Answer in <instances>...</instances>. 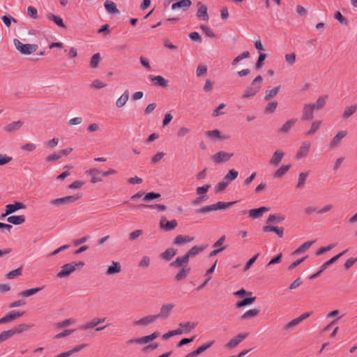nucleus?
I'll return each instance as SVG.
<instances>
[{
  "instance_id": "obj_13",
  "label": "nucleus",
  "mask_w": 357,
  "mask_h": 357,
  "mask_svg": "<svg viewBox=\"0 0 357 357\" xmlns=\"http://www.w3.org/2000/svg\"><path fill=\"white\" fill-rule=\"evenodd\" d=\"M205 135L207 138L213 142L225 140L229 138L227 136L222 135L221 132L217 129L206 131Z\"/></svg>"
},
{
  "instance_id": "obj_38",
  "label": "nucleus",
  "mask_w": 357,
  "mask_h": 357,
  "mask_svg": "<svg viewBox=\"0 0 357 357\" xmlns=\"http://www.w3.org/2000/svg\"><path fill=\"white\" fill-rule=\"evenodd\" d=\"M284 215H282L280 214H271L269 215L266 223H279L282 222L284 220Z\"/></svg>"
},
{
  "instance_id": "obj_37",
  "label": "nucleus",
  "mask_w": 357,
  "mask_h": 357,
  "mask_svg": "<svg viewBox=\"0 0 357 357\" xmlns=\"http://www.w3.org/2000/svg\"><path fill=\"white\" fill-rule=\"evenodd\" d=\"M196 324L190 321L187 322H181L178 324V326H180L183 329V333H189L191 331H192L196 327Z\"/></svg>"
},
{
  "instance_id": "obj_24",
  "label": "nucleus",
  "mask_w": 357,
  "mask_h": 357,
  "mask_svg": "<svg viewBox=\"0 0 357 357\" xmlns=\"http://www.w3.org/2000/svg\"><path fill=\"white\" fill-rule=\"evenodd\" d=\"M104 8L109 14H119L116 3L114 1L107 0L104 3Z\"/></svg>"
},
{
  "instance_id": "obj_33",
  "label": "nucleus",
  "mask_w": 357,
  "mask_h": 357,
  "mask_svg": "<svg viewBox=\"0 0 357 357\" xmlns=\"http://www.w3.org/2000/svg\"><path fill=\"white\" fill-rule=\"evenodd\" d=\"M290 167V165H282L275 172V173L273 174V177L275 178H282L289 171Z\"/></svg>"
},
{
  "instance_id": "obj_46",
  "label": "nucleus",
  "mask_w": 357,
  "mask_h": 357,
  "mask_svg": "<svg viewBox=\"0 0 357 357\" xmlns=\"http://www.w3.org/2000/svg\"><path fill=\"white\" fill-rule=\"evenodd\" d=\"M151 79L152 81L155 82L158 86H165L167 84V81L162 76H151Z\"/></svg>"
},
{
  "instance_id": "obj_41",
  "label": "nucleus",
  "mask_w": 357,
  "mask_h": 357,
  "mask_svg": "<svg viewBox=\"0 0 357 357\" xmlns=\"http://www.w3.org/2000/svg\"><path fill=\"white\" fill-rule=\"evenodd\" d=\"M260 310L259 309H251L248 311H246L242 316V319H250L251 318H253L256 316H257L259 313Z\"/></svg>"
},
{
  "instance_id": "obj_28",
  "label": "nucleus",
  "mask_w": 357,
  "mask_h": 357,
  "mask_svg": "<svg viewBox=\"0 0 357 357\" xmlns=\"http://www.w3.org/2000/svg\"><path fill=\"white\" fill-rule=\"evenodd\" d=\"M357 111V104L347 106L344 108V112L342 114V118L344 119H347L351 117L354 114H355Z\"/></svg>"
},
{
  "instance_id": "obj_11",
  "label": "nucleus",
  "mask_w": 357,
  "mask_h": 357,
  "mask_svg": "<svg viewBox=\"0 0 357 357\" xmlns=\"http://www.w3.org/2000/svg\"><path fill=\"white\" fill-rule=\"evenodd\" d=\"M284 156V152L281 149H277L273 153L269 160V165L273 167H277Z\"/></svg>"
},
{
  "instance_id": "obj_18",
  "label": "nucleus",
  "mask_w": 357,
  "mask_h": 357,
  "mask_svg": "<svg viewBox=\"0 0 357 357\" xmlns=\"http://www.w3.org/2000/svg\"><path fill=\"white\" fill-rule=\"evenodd\" d=\"M189 262V258L186 254L181 257H178L176 259L170 264V266L174 268H182L187 266Z\"/></svg>"
},
{
  "instance_id": "obj_31",
  "label": "nucleus",
  "mask_w": 357,
  "mask_h": 357,
  "mask_svg": "<svg viewBox=\"0 0 357 357\" xmlns=\"http://www.w3.org/2000/svg\"><path fill=\"white\" fill-rule=\"evenodd\" d=\"M46 17L49 20L54 22L57 26L62 28L66 27L63 20L59 16L55 15L52 13H49L47 14Z\"/></svg>"
},
{
  "instance_id": "obj_7",
  "label": "nucleus",
  "mask_w": 357,
  "mask_h": 357,
  "mask_svg": "<svg viewBox=\"0 0 357 357\" xmlns=\"http://www.w3.org/2000/svg\"><path fill=\"white\" fill-rule=\"evenodd\" d=\"M311 146H312V144L310 142L304 141V142H301L300 146L298 147V149L296 153V155H295L296 159L301 160V159L305 158L307 156V155L310 151Z\"/></svg>"
},
{
  "instance_id": "obj_30",
  "label": "nucleus",
  "mask_w": 357,
  "mask_h": 357,
  "mask_svg": "<svg viewBox=\"0 0 357 357\" xmlns=\"http://www.w3.org/2000/svg\"><path fill=\"white\" fill-rule=\"evenodd\" d=\"M315 241H306L293 252V255H298L308 250Z\"/></svg>"
},
{
  "instance_id": "obj_40",
  "label": "nucleus",
  "mask_w": 357,
  "mask_h": 357,
  "mask_svg": "<svg viewBox=\"0 0 357 357\" xmlns=\"http://www.w3.org/2000/svg\"><path fill=\"white\" fill-rule=\"evenodd\" d=\"M151 264V258L149 256H142L138 263V267L141 269H146Z\"/></svg>"
},
{
  "instance_id": "obj_63",
  "label": "nucleus",
  "mask_w": 357,
  "mask_h": 357,
  "mask_svg": "<svg viewBox=\"0 0 357 357\" xmlns=\"http://www.w3.org/2000/svg\"><path fill=\"white\" fill-rule=\"evenodd\" d=\"M333 206L332 204H326L324 205L323 207H321V208H319L317 211V214L318 215H322V214H324V213H327L328 212H330L332 209H333Z\"/></svg>"
},
{
  "instance_id": "obj_43",
  "label": "nucleus",
  "mask_w": 357,
  "mask_h": 357,
  "mask_svg": "<svg viewBox=\"0 0 357 357\" xmlns=\"http://www.w3.org/2000/svg\"><path fill=\"white\" fill-rule=\"evenodd\" d=\"M83 196V193L80 191H77L75 193H73L72 191L68 190V204L73 203L79 199H81Z\"/></svg>"
},
{
  "instance_id": "obj_45",
  "label": "nucleus",
  "mask_w": 357,
  "mask_h": 357,
  "mask_svg": "<svg viewBox=\"0 0 357 357\" xmlns=\"http://www.w3.org/2000/svg\"><path fill=\"white\" fill-rule=\"evenodd\" d=\"M65 154H66V151L63 150V151H59V153L49 155L48 156L46 157L45 160L47 162L57 160L60 158H61L63 155H64Z\"/></svg>"
},
{
  "instance_id": "obj_6",
  "label": "nucleus",
  "mask_w": 357,
  "mask_h": 357,
  "mask_svg": "<svg viewBox=\"0 0 357 357\" xmlns=\"http://www.w3.org/2000/svg\"><path fill=\"white\" fill-rule=\"evenodd\" d=\"M175 306L176 305L173 303H169L162 305L160 308L158 314H155L157 319H167V318H169Z\"/></svg>"
},
{
  "instance_id": "obj_15",
  "label": "nucleus",
  "mask_w": 357,
  "mask_h": 357,
  "mask_svg": "<svg viewBox=\"0 0 357 357\" xmlns=\"http://www.w3.org/2000/svg\"><path fill=\"white\" fill-rule=\"evenodd\" d=\"M314 109V106H313L312 104H305L302 112V119L307 121L312 119Z\"/></svg>"
},
{
  "instance_id": "obj_58",
  "label": "nucleus",
  "mask_w": 357,
  "mask_h": 357,
  "mask_svg": "<svg viewBox=\"0 0 357 357\" xmlns=\"http://www.w3.org/2000/svg\"><path fill=\"white\" fill-rule=\"evenodd\" d=\"M334 17L341 24L347 25L348 20L344 17L340 11H337L335 13Z\"/></svg>"
},
{
  "instance_id": "obj_2",
  "label": "nucleus",
  "mask_w": 357,
  "mask_h": 357,
  "mask_svg": "<svg viewBox=\"0 0 357 357\" xmlns=\"http://www.w3.org/2000/svg\"><path fill=\"white\" fill-rule=\"evenodd\" d=\"M13 43L15 48L22 54L29 55L38 50V45L36 44H23L18 39H14Z\"/></svg>"
},
{
  "instance_id": "obj_27",
  "label": "nucleus",
  "mask_w": 357,
  "mask_h": 357,
  "mask_svg": "<svg viewBox=\"0 0 357 357\" xmlns=\"http://www.w3.org/2000/svg\"><path fill=\"white\" fill-rule=\"evenodd\" d=\"M190 271V268L188 266L182 267L175 275V279L177 281H181L187 278Z\"/></svg>"
},
{
  "instance_id": "obj_55",
  "label": "nucleus",
  "mask_w": 357,
  "mask_h": 357,
  "mask_svg": "<svg viewBox=\"0 0 357 357\" xmlns=\"http://www.w3.org/2000/svg\"><path fill=\"white\" fill-rule=\"evenodd\" d=\"M67 203V197L52 199L50 204L53 206H59Z\"/></svg>"
},
{
  "instance_id": "obj_52",
  "label": "nucleus",
  "mask_w": 357,
  "mask_h": 357,
  "mask_svg": "<svg viewBox=\"0 0 357 357\" xmlns=\"http://www.w3.org/2000/svg\"><path fill=\"white\" fill-rule=\"evenodd\" d=\"M256 300V297L246 298L236 303L237 307H242L243 306L252 303Z\"/></svg>"
},
{
  "instance_id": "obj_22",
  "label": "nucleus",
  "mask_w": 357,
  "mask_h": 357,
  "mask_svg": "<svg viewBox=\"0 0 357 357\" xmlns=\"http://www.w3.org/2000/svg\"><path fill=\"white\" fill-rule=\"evenodd\" d=\"M268 210L269 209L267 207L261 206L258 208L250 209L248 211V213L250 217H251L253 219H256L262 216L263 213L268 211Z\"/></svg>"
},
{
  "instance_id": "obj_19",
  "label": "nucleus",
  "mask_w": 357,
  "mask_h": 357,
  "mask_svg": "<svg viewBox=\"0 0 357 357\" xmlns=\"http://www.w3.org/2000/svg\"><path fill=\"white\" fill-rule=\"evenodd\" d=\"M121 271V265L119 262L112 261L111 264L107 267L106 275H114Z\"/></svg>"
},
{
  "instance_id": "obj_17",
  "label": "nucleus",
  "mask_w": 357,
  "mask_h": 357,
  "mask_svg": "<svg viewBox=\"0 0 357 357\" xmlns=\"http://www.w3.org/2000/svg\"><path fill=\"white\" fill-rule=\"evenodd\" d=\"M195 238L188 235H177L173 243L176 245H183L186 243L192 242Z\"/></svg>"
},
{
  "instance_id": "obj_25",
  "label": "nucleus",
  "mask_w": 357,
  "mask_h": 357,
  "mask_svg": "<svg viewBox=\"0 0 357 357\" xmlns=\"http://www.w3.org/2000/svg\"><path fill=\"white\" fill-rule=\"evenodd\" d=\"M6 209H7V214H11L20 209H24L26 208V206L22 202H15L12 204H8L6 206Z\"/></svg>"
},
{
  "instance_id": "obj_59",
  "label": "nucleus",
  "mask_w": 357,
  "mask_h": 357,
  "mask_svg": "<svg viewBox=\"0 0 357 357\" xmlns=\"http://www.w3.org/2000/svg\"><path fill=\"white\" fill-rule=\"evenodd\" d=\"M211 188V185L207 184L203 186L197 187L196 188V193L198 195L202 196L206 195V193L208 192V189Z\"/></svg>"
},
{
  "instance_id": "obj_34",
  "label": "nucleus",
  "mask_w": 357,
  "mask_h": 357,
  "mask_svg": "<svg viewBox=\"0 0 357 357\" xmlns=\"http://www.w3.org/2000/svg\"><path fill=\"white\" fill-rule=\"evenodd\" d=\"M42 289H43L42 287H36V288H32V289H26V290H24V291L20 292L17 294V296H19V297H29V296H31L33 294L39 292Z\"/></svg>"
},
{
  "instance_id": "obj_10",
  "label": "nucleus",
  "mask_w": 357,
  "mask_h": 357,
  "mask_svg": "<svg viewBox=\"0 0 357 357\" xmlns=\"http://www.w3.org/2000/svg\"><path fill=\"white\" fill-rule=\"evenodd\" d=\"M248 335V333H238L237 335L231 338L225 345V347L227 349H234L237 347L243 340H244Z\"/></svg>"
},
{
  "instance_id": "obj_57",
  "label": "nucleus",
  "mask_w": 357,
  "mask_h": 357,
  "mask_svg": "<svg viewBox=\"0 0 357 357\" xmlns=\"http://www.w3.org/2000/svg\"><path fill=\"white\" fill-rule=\"evenodd\" d=\"M159 335L158 332H154L151 335L142 337L144 344L154 340L159 336Z\"/></svg>"
},
{
  "instance_id": "obj_20",
  "label": "nucleus",
  "mask_w": 357,
  "mask_h": 357,
  "mask_svg": "<svg viewBox=\"0 0 357 357\" xmlns=\"http://www.w3.org/2000/svg\"><path fill=\"white\" fill-rule=\"evenodd\" d=\"M297 121L296 119H291L287 121L282 126L279 128L278 132L282 135H287L291 130L292 127Z\"/></svg>"
},
{
  "instance_id": "obj_21",
  "label": "nucleus",
  "mask_w": 357,
  "mask_h": 357,
  "mask_svg": "<svg viewBox=\"0 0 357 357\" xmlns=\"http://www.w3.org/2000/svg\"><path fill=\"white\" fill-rule=\"evenodd\" d=\"M214 343V341H211L206 344H204L202 346L199 347L196 350L188 354L185 357H195L197 355L202 354L207 349L211 347Z\"/></svg>"
},
{
  "instance_id": "obj_44",
  "label": "nucleus",
  "mask_w": 357,
  "mask_h": 357,
  "mask_svg": "<svg viewBox=\"0 0 357 357\" xmlns=\"http://www.w3.org/2000/svg\"><path fill=\"white\" fill-rule=\"evenodd\" d=\"M22 267H20L18 268H16L13 271H11L10 272H8L6 276L8 279L9 280H12V279H14L17 277H19L22 275Z\"/></svg>"
},
{
  "instance_id": "obj_48",
  "label": "nucleus",
  "mask_w": 357,
  "mask_h": 357,
  "mask_svg": "<svg viewBox=\"0 0 357 357\" xmlns=\"http://www.w3.org/2000/svg\"><path fill=\"white\" fill-rule=\"evenodd\" d=\"M84 266L83 261L72 262L68 264V275L76 270V268L81 269Z\"/></svg>"
},
{
  "instance_id": "obj_5",
  "label": "nucleus",
  "mask_w": 357,
  "mask_h": 357,
  "mask_svg": "<svg viewBox=\"0 0 357 357\" xmlns=\"http://www.w3.org/2000/svg\"><path fill=\"white\" fill-rule=\"evenodd\" d=\"M233 156V153L220 151L211 156V160L215 164H220L229 161Z\"/></svg>"
},
{
  "instance_id": "obj_29",
  "label": "nucleus",
  "mask_w": 357,
  "mask_h": 357,
  "mask_svg": "<svg viewBox=\"0 0 357 357\" xmlns=\"http://www.w3.org/2000/svg\"><path fill=\"white\" fill-rule=\"evenodd\" d=\"M129 98V91L126 90L116 100V106L118 108L123 107Z\"/></svg>"
},
{
  "instance_id": "obj_51",
  "label": "nucleus",
  "mask_w": 357,
  "mask_h": 357,
  "mask_svg": "<svg viewBox=\"0 0 357 357\" xmlns=\"http://www.w3.org/2000/svg\"><path fill=\"white\" fill-rule=\"evenodd\" d=\"M238 175V173L235 169H229L228 173L225 176V179L227 181H232L235 180Z\"/></svg>"
},
{
  "instance_id": "obj_53",
  "label": "nucleus",
  "mask_w": 357,
  "mask_h": 357,
  "mask_svg": "<svg viewBox=\"0 0 357 357\" xmlns=\"http://www.w3.org/2000/svg\"><path fill=\"white\" fill-rule=\"evenodd\" d=\"M85 183L82 181H75L70 185H68V190L73 191V190H79Z\"/></svg>"
},
{
  "instance_id": "obj_47",
  "label": "nucleus",
  "mask_w": 357,
  "mask_h": 357,
  "mask_svg": "<svg viewBox=\"0 0 357 357\" xmlns=\"http://www.w3.org/2000/svg\"><path fill=\"white\" fill-rule=\"evenodd\" d=\"M326 96H321L317 99V102L315 104H312V105L314 106L315 109L319 110L326 105Z\"/></svg>"
},
{
  "instance_id": "obj_62",
  "label": "nucleus",
  "mask_w": 357,
  "mask_h": 357,
  "mask_svg": "<svg viewBox=\"0 0 357 357\" xmlns=\"http://www.w3.org/2000/svg\"><path fill=\"white\" fill-rule=\"evenodd\" d=\"M13 160V158L6 155V154H0V166L5 165L8 164L11 160Z\"/></svg>"
},
{
  "instance_id": "obj_23",
  "label": "nucleus",
  "mask_w": 357,
  "mask_h": 357,
  "mask_svg": "<svg viewBox=\"0 0 357 357\" xmlns=\"http://www.w3.org/2000/svg\"><path fill=\"white\" fill-rule=\"evenodd\" d=\"M192 5L190 0H180L176 3L172 4V9L176 10L177 8H183L184 10H188Z\"/></svg>"
},
{
  "instance_id": "obj_26",
  "label": "nucleus",
  "mask_w": 357,
  "mask_h": 357,
  "mask_svg": "<svg viewBox=\"0 0 357 357\" xmlns=\"http://www.w3.org/2000/svg\"><path fill=\"white\" fill-rule=\"evenodd\" d=\"M206 248V245H195V246L192 247L185 254L190 259V257H195L196 255H199Z\"/></svg>"
},
{
  "instance_id": "obj_32",
  "label": "nucleus",
  "mask_w": 357,
  "mask_h": 357,
  "mask_svg": "<svg viewBox=\"0 0 357 357\" xmlns=\"http://www.w3.org/2000/svg\"><path fill=\"white\" fill-rule=\"evenodd\" d=\"M7 221L15 225H19L25 222V217L24 215H11L7 218Z\"/></svg>"
},
{
  "instance_id": "obj_9",
  "label": "nucleus",
  "mask_w": 357,
  "mask_h": 357,
  "mask_svg": "<svg viewBox=\"0 0 357 357\" xmlns=\"http://www.w3.org/2000/svg\"><path fill=\"white\" fill-rule=\"evenodd\" d=\"M24 125L21 120L10 122L3 127V131L8 134H13L19 131Z\"/></svg>"
},
{
  "instance_id": "obj_14",
  "label": "nucleus",
  "mask_w": 357,
  "mask_h": 357,
  "mask_svg": "<svg viewBox=\"0 0 357 357\" xmlns=\"http://www.w3.org/2000/svg\"><path fill=\"white\" fill-rule=\"evenodd\" d=\"M197 6L198 7L197 12V17L199 19H202L204 21L208 22L209 20V17L207 13V6L206 5L203 4L201 1H198L197 3Z\"/></svg>"
},
{
  "instance_id": "obj_49",
  "label": "nucleus",
  "mask_w": 357,
  "mask_h": 357,
  "mask_svg": "<svg viewBox=\"0 0 357 357\" xmlns=\"http://www.w3.org/2000/svg\"><path fill=\"white\" fill-rule=\"evenodd\" d=\"M279 89H280V86H278V87L271 89V90L266 91V95L264 96V99L266 100H270V99L274 98L278 93Z\"/></svg>"
},
{
  "instance_id": "obj_50",
  "label": "nucleus",
  "mask_w": 357,
  "mask_h": 357,
  "mask_svg": "<svg viewBox=\"0 0 357 357\" xmlns=\"http://www.w3.org/2000/svg\"><path fill=\"white\" fill-rule=\"evenodd\" d=\"M250 56V53L248 51H245L242 52L241 54L237 56L231 62L232 66H236L240 61L248 58Z\"/></svg>"
},
{
  "instance_id": "obj_35",
  "label": "nucleus",
  "mask_w": 357,
  "mask_h": 357,
  "mask_svg": "<svg viewBox=\"0 0 357 357\" xmlns=\"http://www.w3.org/2000/svg\"><path fill=\"white\" fill-rule=\"evenodd\" d=\"M347 250L339 253L338 255L334 256L331 259L326 261L324 262L321 266V269L324 271L326 268H327L329 266L335 263L341 256H342L344 253H346Z\"/></svg>"
},
{
  "instance_id": "obj_16",
  "label": "nucleus",
  "mask_w": 357,
  "mask_h": 357,
  "mask_svg": "<svg viewBox=\"0 0 357 357\" xmlns=\"http://www.w3.org/2000/svg\"><path fill=\"white\" fill-rule=\"evenodd\" d=\"M178 223L176 220L168 221L166 218L162 217L160 221V227L165 231H171L174 229Z\"/></svg>"
},
{
  "instance_id": "obj_36",
  "label": "nucleus",
  "mask_w": 357,
  "mask_h": 357,
  "mask_svg": "<svg viewBox=\"0 0 357 357\" xmlns=\"http://www.w3.org/2000/svg\"><path fill=\"white\" fill-rule=\"evenodd\" d=\"M309 176V172H301L298 175V183L296 184L297 188H303L305 185V183Z\"/></svg>"
},
{
  "instance_id": "obj_39",
  "label": "nucleus",
  "mask_w": 357,
  "mask_h": 357,
  "mask_svg": "<svg viewBox=\"0 0 357 357\" xmlns=\"http://www.w3.org/2000/svg\"><path fill=\"white\" fill-rule=\"evenodd\" d=\"M176 255V250L174 248H168L160 255V257L166 261H169Z\"/></svg>"
},
{
  "instance_id": "obj_56",
  "label": "nucleus",
  "mask_w": 357,
  "mask_h": 357,
  "mask_svg": "<svg viewBox=\"0 0 357 357\" xmlns=\"http://www.w3.org/2000/svg\"><path fill=\"white\" fill-rule=\"evenodd\" d=\"M159 197H160V195L159 193H156V192H151L146 193L144 196L143 200L144 202H149V201H151V200H153V199H158Z\"/></svg>"
},
{
  "instance_id": "obj_12",
  "label": "nucleus",
  "mask_w": 357,
  "mask_h": 357,
  "mask_svg": "<svg viewBox=\"0 0 357 357\" xmlns=\"http://www.w3.org/2000/svg\"><path fill=\"white\" fill-rule=\"evenodd\" d=\"M31 327H32V325H29L27 324H20L15 326L12 329L6 331H7V333L10 338L15 334H20V333H22L26 331Z\"/></svg>"
},
{
  "instance_id": "obj_8",
  "label": "nucleus",
  "mask_w": 357,
  "mask_h": 357,
  "mask_svg": "<svg viewBox=\"0 0 357 357\" xmlns=\"http://www.w3.org/2000/svg\"><path fill=\"white\" fill-rule=\"evenodd\" d=\"M157 319L155 314H149L134 321L132 325L135 327H146L153 324Z\"/></svg>"
},
{
  "instance_id": "obj_4",
  "label": "nucleus",
  "mask_w": 357,
  "mask_h": 357,
  "mask_svg": "<svg viewBox=\"0 0 357 357\" xmlns=\"http://www.w3.org/2000/svg\"><path fill=\"white\" fill-rule=\"evenodd\" d=\"M348 132L346 130H340L337 132L334 137L331 139L328 147L331 149H335L339 147L342 140L347 137Z\"/></svg>"
},
{
  "instance_id": "obj_1",
  "label": "nucleus",
  "mask_w": 357,
  "mask_h": 357,
  "mask_svg": "<svg viewBox=\"0 0 357 357\" xmlns=\"http://www.w3.org/2000/svg\"><path fill=\"white\" fill-rule=\"evenodd\" d=\"M263 78L261 76H257L252 82L251 85L246 88L241 98L243 99H248L254 97L260 90L261 87V82Z\"/></svg>"
},
{
  "instance_id": "obj_3",
  "label": "nucleus",
  "mask_w": 357,
  "mask_h": 357,
  "mask_svg": "<svg viewBox=\"0 0 357 357\" xmlns=\"http://www.w3.org/2000/svg\"><path fill=\"white\" fill-rule=\"evenodd\" d=\"M234 204V202H218L216 204H211L209 206H204V207L197 210V213H209L213 211L225 210Z\"/></svg>"
},
{
  "instance_id": "obj_42",
  "label": "nucleus",
  "mask_w": 357,
  "mask_h": 357,
  "mask_svg": "<svg viewBox=\"0 0 357 357\" xmlns=\"http://www.w3.org/2000/svg\"><path fill=\"white\" fill-rule=\"evenodd\" d=\"M321 121L317 120L312 123L311 128L307 132V136H311L314 135L321 127Z\"/></svg>"
},
{
  "instance_id": "obj_60",
  "label": "nucleus",
  "mask_w": 357,
  "mask_h": 357,
  "mask_svg": "<svg viewBox=\"0 0 357 357\" xmlns=\"http://www.w3.org/2000/svg\"><path fill=\"white\" fill-rule=\"evenodd\" d=\"M226 105L225 103L220 104L219 106L213 111L212 116L217 117L218 116L224 114V112L222 111V109H224Z\"/></svg>"
},
{
  "instance_id": "obj_64",
  "label": "nucleus",
  "mask_w": 357,
  "mask_h": 357,
  "mask_svg": "<svg viewBox=\"0 0 357 357\" xmlns=\"http://www.w3.org/2000/svg\"><path fill=\"white\" fill-rule=\"evenodd\" d=\"M191 129L189 128H187L185 126L181 127L178 131H177V136L179 137H183L185 136L187 134L190 132Z\"/></svg>"
},
{
  "instance_id": "obj_54",
  "label": "nucleus",
  "mask_w": 357,
  "mask_h": 357,
  "mask_svg": "<svg viewBox=\"0 0 357 357\" xmlns=\"http://www.w3.org/2000/svg\"><path fill=\"white\" fill-rule=\"evenodd\" d=\"M98 325V324L96 319L93 318V319H91L89 322H87V323L84 324V325H82L80 327V328L82 330H87V329H89V328H94V327L97 326Z\"/></svg>"
},
{
  "instance_id": "obj_61",
  "label": "nucleus",
  "mask_w": 357,
  "mask_h": 357,
  "mask_svg": "<svg viewBox=\"0 0 357 357\" xmlns=\"http://www.w3.org/2000/svg\"><path fill=\"white\" fill-rule=\"evenodd\" d=\"M86 347V344H78L70 349H68V356L73 355V354L77 353L80 351L82 349H84Z\"/></svg>"
}]
</instances>
